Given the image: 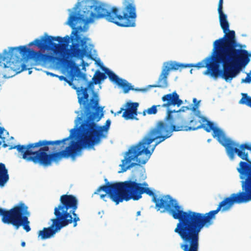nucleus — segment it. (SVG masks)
<instances>
[{
  "instance_id": "aec40b11",
  "label": "nucleus",
  "mask_w": 251,
  "mask_h": 251,
  "mask_svg": "<svg viewBox=\"0 0 251 251\" xmlns=\"http://www.w3.org/2000/svg\"><path fill=\"white\" fill-rule=\"evenodd\" d=\"M75 89H76L78 101L79 103L84 105V114H85V108L86 106L90 103L88 102L89 94L87 92V88H83L82 86L80 87L76 88Z\"/></svg>"
},
{
  "instance_id": "2eb2a0df",
  "label": "nucleus",
  "mask_w": 251,
  "mask_h": 251,
  "mask_svg": "<svg viewBox=\"0 0 251 251\" xmlns=\"http://www.w3.org/2000/svg\"><path fill=\"white\" fill-rule=\"evenodd\" d=\"M162 100L164 102L162 105H152L146 110L147 113L149 115L155 114L157 112V107H165L169 108L171 105L179 106L183 103L182 100L179 99V95L175 91L172 93L164 95L162 98Z\"/></svg>"
},
{
  "instance_id": "20e7f679",
  "label": "nucleus",
  "mask_w": 251,
  "mask_h": 251,
  "mask_svg": "<svg viewBox=\"0 0 251 251\" xmlns=\"http://www.w3.org/2000/svg\"><path fill=\"white\" fill-rule=\"evenodd\" d=\"M214 46L217 52V63L212 64L211 66L207 64L209 68L206 72H211L214 76L220 75L226 81H230L250 61L251 53L242 49V46L237 42L234 30L215 41Z\"/></svg>"
},
{
  "instance_id": "a878e982",
  "label": "nucleus",
  "mask_w": 251,
  "mask_h": 251,
  "mask_svg": "<svg viewBox=\"0 0 251 251\" xmlns=\"http://www.w3.org/2000/svg\"><path fill=\"white\" fill-rule=\"evenodd\" d=\"M21 66L22 69L20 70L17 71L16 69H14V71H16L17 73H20L22 71H25L26 70H30L29 69L27 68L26 65L25 64H22ZM31 72H32L31 71L29 70L28 74H31Z\"/></svg>"
},
{
  "instance_id": "a19ab883",
  "label": "nucleus",
  "mask_w": 251,
  "mask_h": 251,
  "mask_svg": "<svg viewBox=\"0 0 251 251\" xmlns=\"http://www.w3.org/2000/svg\"><path fill=\"white\" fill-rule=\"evenodd\" d=\"M203 119L205 120V121H206V119L205 118H203Z\"/></svg>"
},
{
  "instance_id": "a211bd4d",
  "label": "nucleus",
  "mask_w": 251,
  "mask_h": 251,
  "mask_svg": "<svg viewBox=\"0 0 251 251\" xmlns=\"http://www.w3.org/2000/svg\"><path fill=\"white\" fill-rule=\"evenodd\" d=\"M223 0H219L218 12L221 27L225 33L224 35H228V32L231 30L229 29V25L227 20V16L223 11Z\"/></svg>"
},
{
  "instance_id": "e433bc0d",
  "label": "nucleus",
  "mask_w": 251,
  "mask_h": 251,
  "mask_svg": "<svg viewBox=\"0 0 251 251\" xmlns=\"http://www.w3.org/2000/svg\"><path fill=\"white\" fill-rule=\"evenodd\" d=\"M140 214H141V211H138L137 212V216H139V215H140Z\"/></svg>"
},
{
  "instance_id": "ddd939ff",
  "label": "nucleus",
  "mask_w": 251,
  "mask_h": 251,
  "mask_svg": "<svg viewBox=\"0 0 251 251\" xmlns=\"http://www.w3.org/2000/svg\"><path fill=\"white\" fill-rule=\"evenodd\" d=\"M73 33L75 34V37L71 38L73 43L68 54L71 57H83L89 52L86 41L77 35L76 32L73 31Z\"/></svg>"
},
{
  "instance_id": "f3484780",
  "label": "nucleus",
  "mask_w": 251,
  "mask_h": 251,
  "mask_svg": "<svg viewBox=\"0 0 251 251\" xmlns=\"http://www.w3.org/2000/svg\"><path fill=\"white\" fill-rule=\"evenodd\" d=\"M213 47H214L213 53V54L210 57H207V58H205V59L203 60L202 61L198 62V63H197L196 64L189 65L188 67H190V66L195 67H197L199 69L203 68V67H206L207 70L204 72V73H203L204 75H210L211 76H212L213 77H217L218 76H222L221 75H217L216 76H214L211 75V72L208 73H207V72H206L208 70V68H209V66H208L207 64H210V66H211V65H212V64L217 63V62H216V59H215V56L216 55L217 52L216 50H215L214 43H213Z\"/></svg>"
},
{
  "instance_id": "5701e85b",
  "label": "nucleus",
  "mask_w": 251,
  "mask_h": 251,
  "mask_svg": "<svg viewBox=\"0 0 251 251\" xmlns=\"http://www.w3.org/2000/svg\"><path fill=\"white\" fill-rule=\"evenodd\" d=\"M106 77L105 73H101L98 70L95 73L92 80L94 81L95 84H97L100 83L101 81L105 79Z\"/></svg>"
},
{
  "instance_id": "c9c22d12",
  "label": "nucleus",
  "mask_w": 251,
  "mask_h": 251,
  "mask_svg": "<svg viewBox=\"0 0 251 251\" xmlns=\"http://www.w3.org/2000/svg\"><path fill=\"white\" fill-rule=\"evenodd\" d=\"M21 246L23 247H24L25 246V242H22L21 243Z\"/></svg>"
},
{
  "instance_id": "2f4dec72",
  "label": "nucleus",
  "mask_w": 251,
  "mask_h": 251,
  "mask_svg": "<svg viewBox=\"0 0 251 251\" xmlns=\"http://www.w3.org/2000/svg\"><path fill=\"white\" fill-rule=\"evenodd\" d=\"M125 110V108L124 107H122L121 108L120 110L118 111H117L115 114V116L116 115H119L120 114H121L122 113V112L123 111H124Z\"/></svg>"
},
{
  "instance_id": "72a5a7b5",
  "label": "nucleus",
  "mask_w": 251,
  "mask_h": 251,
  "mask_svg": "<svg viewBox=\"0 0 251 251\" xmlns=\"http://www.w3.org/2000/svg\"><path fill=\"white\" fill-rule=\"evenodd\" d=\"M73 78L72 77L70 80L67 79V81H66V82H67L69 84V85L71 86L73 84Z\"/></svg>"
},
{
  "instance_id": "39448f33",
  "label": "nucleus",
  "mask_w": 251,
  "mask_h": 251,
  "mask_svg": "<svg viewBox=\"0 0 251 251\" xmlns=\"http://www.w3.org/2000/svg\"><path fill=\"white\" fill-rule=\"evenodd\" d=\"M123 3L124 8L122 15L119 9L116 7L109 9L106 4L99 3L96 0L78 2L74 9L76 10L80 7L81 9L75 14H70L67 23L72 28L75 29L79 22L91 23L96 19L104 18L119 26H135L136 13L134 0H123Z\"/></svg>"
},
{
  "instance_id": "4468645a",
  "label": "nucleus",
  "mask_w": 251,
  "mask_h": 251,
  "mask_svg": "<svg viewBox=\"0 0 251 251\" xmlns=\"http://www.w3.org/2000/svg\"><path fill=\"white\" fill-rule=\"evenodd\" d=\"M189 64H179L176 62H165L164 67L159 76L157 84L150 85L149 87L166 88L168 86L167 77L169 72L172 70H177L179 68H186Z\"/></svg>"
},
{
  "instance_id": "7c9ffc66",
  "label": "nucleus",
  "mask_w": 251,
  "mask_h": 251,
  "mask_svg": "<svg viewBox=\"0 0 251 251\" xmlns=\"http://www.w3.org/2000/svg\"><path fill=\"white\" fill-rule=\"evenodd\" d=\"M133 89H131L132 90H134L135 91H142V92H146L147 90V88H142V89H140V88H133L132 87Z\"/></svg>"
},
{
  "instance_id": "4c0bfd02",
  "label": "nucleus",
  "mask_w": 251,
  "mask_h": 251,
  "mask_svg": "<svg viewBox=\"0 0 251 251\" xmlns=\"http://www.w3.org/2000/svg\"><path fill=\"white\" fill-rule=\"evenodd\" d=\"M4 67L5 68L9 69V67L7 66L6 65H5V64H4Z\"/></svg>"
},
{
  "instance_id": "cd10ccee",
  "label": "nucleus",
  "mask_w": 251,
  "mask_h": 251,
  "mask_svg": "<svg viewBox=\"0 0 251 251\" xmlns=\"http://www.w3.org/2000/svg\"><path fill=\"white\" fill-rule=\"evenodd\" d=\"M77 77L79 78H81L82 80H83L85 81H87V76L86 74L82 73H79L77 75Z\"/></svg>"
},
{
  "instance_id": "58836bf2",
  "label": "nucleus",
  "mask_w": 251,
  "mask_h": 251,
  "mask_svg": "<svg viewBox=\"0 0 251 251\" xmlns=\"http://www.w3.org/2000/svg\"><path fill=\"white\" fill-rule=\"evenodd\" d=\"M50 74L51 75H53V76L55 75H54L52 73H50ZM55 76H58V75H55Z\"/></svg>"
},
{
  "instance_id": "9b49d317",
  "label": "nucleus",
  "mask_w": 251,
  "mask_h": 251,
  "mask_svg": "<svg viewBox=\"0 0 251 251\" xmlns=\"http://www.w3.org/2000/svg\"><path fill=\"white\" fill-rule=\"evenodd\" d=\"M3 54L5 58L17 61L19 60L21 55L24 58L32 59L37 64L47 63L52 58V56L50 54H43L40 51L32 50L25 46L11 47L9 51L4 50Z\"/></svg>"
},
{
  "instance_id": "6ab92c4d",
  "label": "nucleus",
  "mask_w": 251,
  "mask_h": 251,
  "mask_svg": "<svg viewBox=\"0 0 251 251\" xmlns=\"http://www.w3.org/2000/svg\"><path fill=\"white\" fill-rule=\"evenodd\" d=\"M137 102H128L126 104V108L123 113L122 117L126 120L133 119L137 116Z\"/></svg>"
},
{
  "instance_id": "f03ea898",
  "label": "nucleus",
  "mask_w": 251,
  "mask_h": 251,
  "mask_svg": "<svg viewBox=\"0 0 251 251\" xmlns=\"http://www.w3.org/2000/svg\"><path fill=\"white\" fill-rule=\"evenodd\" d=\"M148 186L147 183H139L136 180L112 183L107 182L105 185L99 187L95 194H98L103 191L105 194H100L101 199L106 201L105 198H110L118 204L124 200H139L142 198V194L145 193L152 197V201L155 203V207L158 210L163 209L162 212H168L174 219L178 220L188 213V210L184 211L176 201L169 195L162 196L160 198H158Z\"/></svg>"
},
{
  "instance_id": "c756f323",
  "label": "nucleus",
  "mask_w": 251,
  "mask_h": 251,
  "mask_svg": "<svg viewBox=\"0 0 251 251\" xmlns=\"http://www.w3.org/2000/svg\"><path fill=\"white\" fill-rule=\"evenodd\" d=\"M193 101L195 104V106H194L192 108L193 111H195L196 109L199 106V103L200 102V101H197V99L196 98H194L193 100Z\"/></svg>"
},
{
  "instance_id": "423d86ee",
  "label": "nucleus",
  "mask_w": 251,
  "mask_h": 251,
  "mask_svg": "<svg viewBox=\"0 0 251 251\" xmlns=\"http://www.w3.org/2000/svg\"><path fill=\"white\" fill-rule=\"evenodd\" d=\"M232 205L223 200L216 210L205 214L188 210V213L178 220L174 230L183 241L180 245V248L183 251H198L199 234L202 228L211 225L212 220L215 219L216 215L220 211H227Z\"/></svg>"
},
{
  "instance_id": "412c9836",
  "label": "nucleus",
  "mask_w": 251,
  "mask_h": 251,
  "mask_svg": "<svg viewBox=\"0 0 251 251\" xmlns=\"http://www.w3.org/2000/svg\"><path fill=\"white\" fill-rule=\"evenodd\" d=\"M189 108L188 106H182L181 107L180 109H179L178 110H171L170 109H168L167 111V115L165 118L164 121H160L158 122H163L164 123H165L166 124H171V128H173V126H175L174 125V118L172 115L173 113H177L180 111L184 112L186 110H189Z\"/></svg>"
},
{
  "instance_id": "c85d7f7f",
  "label": "nucleus",
  "mask_w": 251,
  "mask_h": 251,
  "mask_svg": "<svg viewBox=\"0 0 251 251\" xmlns=\"http://www.w3.org/2000/svg\"><path fill=\"white\" fill-rule=\"evenodd\" d=\"M241 82L245 83H250L251 82V76L250 75V74H248L245 78L242 79Z\"/></svg>"
},
{
  "instance_id": "ea45409f",
  "label": "nucleus",
  "mask_w": 251,
  "mask_h": 251,
  "mask_svg": "<svg viewBox=\"0 0 251 251\" xmlns=\"http://www.w3.org/2000/svg\"><path fill=\"white\" fill-rule=\"evenodd\" d=\"M143 115H146L145 111H144L143 112Z\"/></svg>"
},
{
  "instance_id": "f8f14e48",
  "label": "nucleus",
  "mask_w": 251,
  "mask_h": 251,
  "mask_svg": "<svg viewBox=\"0 0 251 251\" xmlns=\"http://www.w3.org/2000/svg\"><path fill=\"white\" fill-rule=\"evenodd\" d=\"M68 35L62 38L59 36H49L45 33L40 39H36L29 44V46L36 45L41 49L51 50L55 54L61 53L70 42Z\"/></svg>"
},
{
  "instance_id": "7ed1b4c3",
  "label": "nucleus",
  "mask_w": 251,
  "mask_h": 251,
  "mask_svg": "<svg viewBox=\"0 0 251 251\" xmlns=\"http://www.w3.org/2000/svg\"><path fill=\"white\" fill-rule=\"evenodd\" d=\"M78 129L75 127L70 130V135L62 140L56 141L40 140L38 142L25 145H17L9 146V150L17 149L22 158L27 162L39 163L48 166L52 162H58L62 158L71 157L74 159L82 149L78 141L71 140L68 146L66 142L75 138Z\"/></svg>"
},
{
  "instance_id": "473e14b6",
  "label": "nucleus",
  "mask_w": 251,
  "mask_h": 251,
  "mask_svg": "<svg viewBox=\"0 0 251 251\" xmlns=\"http://www.w3.org/2000/svg\"><path fill=\"white\" fill-rule=\"evenodd\" d=\"M58 76L60 80H64L65 81H67V78L63 75Z\"/></svg>"
},
{
  "instance_id": "b1692460",
  "label": "nucleus",
  "mask_w": 251,
  "mask_h": 251,
  "mask_svg": "<svg viewBox=\"0 0 251 251\" xmlns=\"http://www.w3.org/2000/svg\"><path fill=\"white\" fill-rule=\"evenodd\" d=\"M242 98L240 100V103L245 104L251 107V97L248 95L247 94H242Z\"/></svg>"
},
{
  "instance_id": "0eeeda50",
  "label": "nucleus",
  "mask_w": 251,
  "mask_h": 251,
  "mask_svg": "<svg viewBox=\"0 0 251 251\" xmlns=\"http://www.w3.org/2000/svg\"><path fill=\"white\" fill-rule=\"evenodd\" d=\"M229 158L233 159L235 153L247 162L241 161L237 169L240 174L242 191L233 193L224 200L232 204L246 203L251 201V146L245 143L239 145L229 138L225 137L223 144Z\"/></svg>"
},
{
  "instance_id": "f257e3e1",
  "label": "nucleus",
  "mask_w": 251,
  "mask_h": 251,
  "mask_svg": "<svg viewBox=\"0 0 251 251\" xmlns=\"http://www.w3.org/2000/svg\"><path fill=\"white\" fill-rule=\"evenodd\" d=\"M206 122V124L204 125L201 124L199 121L192 120L190 121V126H188L187 122L182 121L180 125L173 126V128H171V124L157 122L155 127L151 128L140 142L132 146L126 152L120 165L121 171L119 172H125L135 166L146 164L156 146L170 137L173 131L195 130L201 128L207 132L212 130L213 137L223 145L226 137L224 132L220 128L215 127L212 122Z\"/></svg>"
},
{
  "instance_id": "bb28decb",
  "label": "nucleus",
  "mask_w": 251,
  "mask_h": 251,
  "mask_svg": "<svg viewBox=\"0 0 251 251\" xmlns=\"http://www.w3.org/2000/svg\"><path fill=\"white\" fill-rule=\"evenodd\" d=\"M94 84H95L94 81L92 80V81H91L88 83L87 86L86 87H85L84 88H87V90H88V89H90L92 91H93ZM94 93H95V92L93 91V94H94ZM95 93H96L95 92ZM93 98V96L92 97V98Z\"/></svg>"
},
{
  "instance_id": "393cba45",
  "label": "nucleus",
  "mask_w": 251,
  "mask_h": 251,
  "mask_svg": "<svg viewBox=\"0 0 251 251\" xmlns=\"http://www.w3.org/2000/svg\"><path fill=\"white\" fill-rule=\"evenodd\" d=\"M4 131L6 132V131L5 130L4 128L3 127L0 126V139H1L2 140V142L4 143L2 145V147L3 148H6L8 146V145L4 143L5 138L4 137L2 136V134Z\"/></svg>"
},
{
  "instance_id": "9d476101",
  "label": "nucleus",
  "mask_w": 251,
  "mask_h": 251,
  "mask_svg": "<svg viewBox=\"0 0 251 251\" xmlns=\"http://www.w3.org/2000/svg\"><path fill=\"white\" fill-rule=\"evenodd\" d=\"M30 213L28 207L23 202H20L9 210L0 207V216L4 224H11L16 229L22 226L26 232H29L31 228L28 217Z\"/></svg>"
},
{
  "instance_id": "1a4fd4ad",
  "label": "nucleus",
  "mask_w": 251,
  "mask_h": 251,
  "mask_svg": "<svg viewBox=\"0 0 251 251\" xmlns=\"http://www.w3.org/2000/svg\"><path fill=\"white\" fill-rule=\"evenodd\" d=\"M78 207V201L72 195H63L60 198V203L54 209L55 218L51 219L52 224L48 227H44L38 232V237L45 240L53 236L62 228L73 223V226H77L80 220L75 213Z\"/></svg>"
},
{
  "instance_id": "dca6fc26",
  "label": "nucleus",
  "mask_w": 251,
  "mask_h": 251,
  "mask_svg": "<svg viewBox=\"0 0 251 251\" xmlns=\"http://www.w3.org/2000/svg\"><path fill=\"white\" fill-rule=\"evenodd\" d=\"M100 67L104 73L108 75L111 81L116 83L119 86L123 88L124 93H127L130 89H133L132 86H131L126 80L119 78L115 74L109 70L108 68L102 66H100Z\"/></svg>"
},
{
  "instance_id": "f704fd0d",
  "label": "nucleus",
  "mask_w": 251,
  "mask_h": 251,
  "mask_svg": "<svg viewBox=\"0 0 251 251\" xmlns=\"http://www.w3.org/2000/svg\"><path fill=\"white\" fill-rule=\"evenodd\" d=\"M77 118H78V120L79 121H82L83 117L81 116H80L79 117H78Z\"/></svg>"
},
{
  "instance_id": "6e6552de",
  "label": "nucleus",
  "mask_w": 251,
  "mask_h": 251,
  "mask_svg": "<svg viewBox=\"0 0 251 251\" xmlns=\"http://www.w3.org/2000/svg\"><path fill=\"white\" fill-rule=\"evenodd\" d=\"M99 101L98 94L94 93L93 98L90 99V103L85 108L86 119L79 127L82 144L84 147L89 148L107 138L111 125L109 119L107 120L103 126L97 124L103 116V108L98 105Z\"/></svg>"
},
{
  "instance_id": "4be33fe9",
  "label": "nucleus",
  "mask_w": 251,
  "mask_h": 251,
  "mask_svg": "<svg viewBox=\"0 0 251 251\" xmlns=\"http://www.w3.org/2000/svg\"><path fill=\"white\" fill-rule=\"evenodd\" d=\"M9 178L8 171L5 165L0 163V186L3 187Z\"/></svg>"
}]
</instances>
